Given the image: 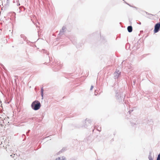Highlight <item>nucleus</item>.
<instances>
[{"mask_svg": "<svg viewBox=\"0 0 160 160\" xmlns=\"http://www.w3.org/2000/svg\"><path fill=\"white\" fill-rule=\"evenodd\" d=\"M32 108L35 110L39 109L41 107V104L38 101H35L32 104Z\"/></svg>", "mask_w": 160, "mask_h": 160, "instance_id": "nucleus-1", "label": "nucleus"}, {"mask_svg": "<svg viewBox=\"0 0 160 160\" xmlns=\"http://www.w3.org/2000/svg\"><path fill=\"white\" fill-rule=\"evenodd\" d=\"M127 29L129 32H131L132 31V27L131 26H128Z\"/></svg>", "mask_w": 160, "mask_h": 160, "instance_id": "nucleus-3", "label": "nucleus"}, {"mask_svg": "<svg viewBox=\"0 0 160 160\" xmlns=\"http://www.w3.org/2000/svg\"><path fill=\"white\" fill-rule=\"evenodd\" d=\"M160 28V23H158L156 24L154 27V32L155 33L158 32Z\"/></svg>", "mask_w": 160, "mask_h": 160, "instance_id": "nucleus-2", "label": "nucleus"}, {"mask_svg": "<svg viewBox=\"0 0 160 160\" xmlns=\"http://www.w3.org/2000/svg\"><path fill=\"white\" fill-rule=\"evenodd\" d=\"M93 86H91V88H90V90H92L93 89Z\"/></svg>", "mask_w": 160, "mask_h": 160, "instance_id": "nucleus-6", "label": "nucleus"}, {"mask_svg": "<svg viewBox=\"0 0 160 160\" xmlns=\"http://www.w3.org/2000/svg\"><path fill=\"white\" fill-rule=\"evenodd\" d=\"M41 91V95H42V97H43V89L42 88Z\"/></svg>", "mask_w": 160, "mask_h": 160, "instance_id": "nucleus-4", "label": "nucleus"}, {"mask_svg": "<svg viewBox=\"0 0 160 160\" xmlns=\"http://www.w3.org/2000/svg\"><path fill=\"white\" fill-rule=\"evenodd\" d=\"M157 160H160V154L158 155Z\"/></svg>", "mask_w": 160, "mask_h": 160, "instance_id": "nucleus-5", "label": "nucleus"}]
</instances>
